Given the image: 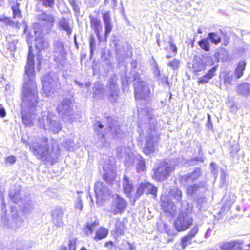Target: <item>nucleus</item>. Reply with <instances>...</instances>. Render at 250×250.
<instances>
[{
  "label": "nucleus",
  "instance_id": "39",
  "mask_svg": "<svg viewBox=\"0 0 250 250\" xmlns=\"http://www.w3.org/2000/svg\"><path fill=\"white\" fill-rule=\"evenodd\" d=\"M146 166L145 163L142 157L139 158L138 160V162L137 164L136 169L138 172H143L145 170Z\"/></svg>",
  "mask_w": 250,
  "mask_h": 250
},
{
  "label": "nucleus",
  "instance_id": "57",
  "mask_svg": "<svg viewBox=\"0 0 250 250\" xmlns=\"http://www.w3.org/2000/svg\"><path fill=\"white\" fill-rule=\"evenodd\" d=\"M103 177L104 180L109 183H111L114 178V176H111V177L108 176V173L104 174V175H103Z\"/></svg>",
  "mask_w": 250,
  "mask_h": 250
},
{
  "label": "nucleus",
  "instance_id": "54",
  "mask_svg": "<svg viewBox=\"0 0 250 250\" xmlns=\"http://www.w3.org/2000/svg\"><path fill=\"white\" fill-rule=\"evenodd\" d=\"M117 153L118 156L122 157L124 156H125L126 153L125 148L123 147H120L117 148Z\"/></svg>",
  "mask_w": 250,
  "mask_h": 250
},
{
  "label": "nucleus",
  "instance_id": "22",
  "mask_svg": "<svg viewBox=\"0 0 250 250\" xmlns=\"http://www.w3.org/2000/svg\"><path fill=\"white\" fill-rule=\"evenodd\" d=\"M192 238L188 235H186L181 238L180 243H176L174 248L177 250L184 249L188 245L191 244Z\"/></svg>",
  "mask_w": 250,
  "mask_h": 250
},
{
  "label": "nucleus",
  "instance_id": "52",
  "mask_svg": "<svg viewBox=\"0 0 250 250\" xmlns=\"http://www.w3.org/2000/svg\"><path fill=\"white\" fill-rule=\"evenodd\" d=\"M199 231V229L197 227H194L193 228H192L191 230L189 231L188 234L187 235L189 236H190L191 238H193L194 237L195 235L197 233V232Z\"/></svg>",
  "mask_w": 250,
  "mask_h": 250
},
{
  "label": "nucleus",
  "instance_id": "53",
  "mask_svg": "<svg viewBox=\"0 0 250 250\" xmlns=\"http://www.w3.org/2000/svg\"><path fill=\"white\" fill-rule=\"evenodd\" d=\"M232 77L229 74H227L224 77V83L226 85H228L231 83L232 81Z\"/></svg>",
  "mask_w": 250,
  "mask_h": 250
},
{
  "label": "nucleus",
  "instance_id": "12",
  "mask_svg": "<svg viewBox=\"0 0 250 250\" xmlns=\"http://www.w3.org/2000/svg\"><path fill=\"white\" fill-rule=\"evenodd\" d=\"M117 77L114 75L111 76L108 82L107 87L110 90L111 100L114 102L117 100L118 93V85L117 84Z\"/></svg>",
  "mask_w": 250,
  "mask_h": 250
},
{
  "label": "nucleus",
  "instance_id": "36",
  "mask_svg": "<svg viewBox=\"0 0 250 250\" xmlns=\"http://www.w3.org/2000/svg\"><path fill=\"white\" fill-rule=\"evenodd\" d=\"M115 227L116 233L119 235L124 234L125 228V223L120 221H117Z\"/></svg>",
  "mask_w": 250,
  "mask_h": 250
},
{
  "label": "nucleus",
  "instance_id": "10",
  "mask_svg": "<svg viewBox=\"0 0 250 250\" xmlns=\"http://www.w3.org/2000/svg\"><path fill=\"white\" fill-rule=\"evenodd\" d=\"M39 26L38 23H36L34 25V33L36 37L35 46L40 51H44L49 48V43L46 39L42 38L43 35L42 31L38 29Z\"/></svg>",
  "mask_w": 250,
  "mask_h": 250
},
{
  "label": "nucleus",
  "instance_id": "42",
  "mask_svg": "<svg viewBox=\"0 0 250 250\" xmlns=\"http://www.w3.org/2000/svg\"><path fill=\"white\" fill-rule=\"evenodd\" d=\"M34 205L32 202H27L25 205L23 211L25 213H31L33 210L34 209Z\"/></svg>",
  "mask_w": 250,
  "mask_h": 250
},
{
  "label": "nucleus",
  "instance_id": "60",
  "mask_svg": "<svg viewBox=\"0 0 250 250\" xmlns=\"http://www.w3.org/2000/svg\"><path fill=\"white\" fill-rule=\"evenodd\" d=\"M71 5L73 7V9L75 11H77L78 10V8L76 4L75 0H68Z\"/></svg>",
  "mask_w": 250,
  "mask_h": 250
},
{
  "label": "nucleus",
  "instance_id": "18",
  "mask_svg": "<svg viewBox=\"0 0 250 250\" xmlns=\"http://www.w3.org/2000/svg\"><path fill=\"white\" fill-rule=\"evenodd\" d=\"M155 150V146L153 141V137L152 134H150L146 139V143L143 151L146 154L149 155L154 152Z\"/></svg>",
  "mask_w": 250,
  "mask_h": 250
},
{
  "label": "nucleus",
  "instance_id": "62",
  "mask_svg": "<svg viewBox=\"0 0 250 250\" xmlns=\"http://www.w3.org/2000/svg\"><path fill=\"white\" fill-rule=\"evenodd\" d=\"M211 232L212 229H208L205 234V237L206 238H208V237H209L211 235Z\"/></svg>",
  "mask_w": 250,
  "mask_h": 250
},
{
  "label": "nucleus",
  "instance_id": "45",
  "mask_svg": "<svg viewBox=\"0 0 250 250\" xmlns=\"http://www.w3.org/2000/svg\"><path fill=\"white\" fill-rule=\"evenodd\" d=\"M2 21L6 24H8L10 26L15 27L16 28L19 27L18 21H13L9 18L3 17V19L2 20Z\"/></svg>",
  "mask_w": 250,
  "mask_h": 250
},
{
  "label": "nucleus",
  "instance_id": "7",
  "mask_svg": "<svg viewBox=\"0 0 250 250\" xmlns=\"http://www.w3.org/2000/svg\"><path fill=\"white\" fill-rule=\"evenodd\" d=\"M113 201L108 211L114 215L121 214L125 210L127 202L118 194L113 195Z\"/></svg>",
  "mask_w": 250,
  "mask_h": 250
},
{
  "label": "nucleus",
  "instance_id": "37",
  "mask_svg": "<svg viewBox=\"0 0 250 250\" xmlns=\"http://www.w3.org/2000/svg\"><path fill=\"white\" fill-rule=\"evenodd\" d=\"M232 250H242L243 247V241L241 240H236L232 241Z\"/></svg>",
  "mask_w": 250,
  "mask_h": 250
},
{
  "label": "nucleus",
  "instance_id": "2",
  "mask_svg": "<svg viewBox=\"0 0 250 250\" xmlns=\"http://www.w3.org/2000/svg\"><path fill=\"white\" fill-rule=\"evenodd\" d=\"M47 139H45L41 144L35 142L29 145L30 149L34 154L43 161L49 162L51 165L56 161L57 158L56 153L49 152L47 146Z\"/></svg>",
  "mask_w": 250,
  "mask_h": 250
},
{
  "label": "nucleus",
  "instance_id": "25",
  "mask_svg": "<svg viewBox=\"0 0 250 250\" xmlns=\"http://www.w3.org/2000/svg\"><path fill=\"white\" fill-rule=\"evenodd\" d=\"M145 193L146 194L150 193L154 195V197L156 196V193L157 191V188L152 185L149 182H146L142 183Z\"/></svg>",
  "mask_w": 250,
  "mask_h": 250
},
{
  "label": "nucleus",
  "instance_id": "11",
  "mask_svg": "<svg viewBox=\"0 0 250 250\" xmlns=\"http://www.w3.org/2000/svg\"><path fill=\"white\" fill-rule=\"evenodd\" d=\"M71 104V101L69 99H65L58 105L57 107L58 112L63 119H66L70 115Z\"/></svg>",
  "mask_w": 250,
  "mask_h": 250
},
{
  "label": "nucleus",
  "instance_id": "1",
  "mask_svg": "<svg viewBox=\"0 0 250 250\" xmlns=\"http://www.w3.org/2000/svg\"><path fill=\"white\" fill-rule=\"evenodd\" d=\"M34 66V55L30 47L25 68L24 83L21 104L23 123L25 125L30 126L35 122V111L38 103Z\"/></svg>",
  "mask_w": 250,
  "mask_h": 250
},
{
  "label": "nucleus",
  "instance_id": "50",
  "mask_svg": "<svg viewBox=\"0 0 250 250\" xmlns=\"http://www.w3.org/2000/svg\"><path fill=\"white\" fill-rule=\"evenodd\" d=\"M77 239L76 238H73L69 240V250H75L76 244Z\"/></svg>",
  "mask_w": 250,
  "mask_h": 250
},
{
  "label": "nucleus",
  "instance_id": "31",
  "mask_svg": "<svg viewBox=\"0 0 250 250\" xmlns=\"http://www.w3.org/2000/svg\"><path fill=\"white\" fill-rule=\"evenodd\" d=\"M98 225L99 223L96 221H95L94 222L91 223H87L86 227L84 229L85 233L87 235L92 234L93 230L95 229V228Z\"/></svg>",
  "mask_w": 250,
  "mask_h": 250
},
{
  "label": "nucleus",
  "instance_id": "14",
  "mask_svg": "<svg viewBox=\"0 0 250 250\" xmlns=\"http://www.w3.org/2000/svg\"><path fill=\"white\" fill-rule=\"evenodd\" d=\"M38 18L46 28L50 29L53 26L55 18L53 15L44 13L38 15Z\"/></svg>",
  "mask_w": 250,
  "mask_h": 250
},
{
  "label": "nucleus",
  "instance_id": "4",
  "mask_svg": "<svg viewBox=\"0 0 250 250\" xmlns=\"http://www.w3.org/2000/svg\"><path fill=\"white\" fill-rule=\"evenodd\" d=\"M38 122L40 125L43 126L44 129L52 131L55 133L62 129V125L57 120L56 116L51 112L48 113L47 116L43 115L42 119H38Z\"/></svg>",
  "mask_w": 250,
  "mask_h": 250
},
{
  "label": "nucleus",
  "instance_id": "5",
  "mask_svg": "<svg viewBox=\"0 0 250 250\" xmlns=\"http://www.w3.org/2000/svg\"><path fill=\"white\" fill-rule=\"evenodd\" d=\"M42 90L46 97H52L55 87L58 83L57 77L54 73H49L42 78Z\"/></svg>",
  "mask_w": 250,
  "mask_h": 250
},
{
  "label": "nucleus",
  "instance_id": "3",
  "mask_svg": "<svg viewBox=\"0 0 250 250\" xmlns=\"http://www.w3.org/2000/svg\"><path fill=\"white\" fill-rule=\"evenodd\" d=\"M192 207L188 206L187 208L184 207L182 208L181 213L175 222V227L178 231L186 230L192 224Z\"/></svg>",
  "mask_w": 250,
  "mask_h": 250
},
{
  "label": "nucleus",
  "instance_id": "33",
  "mask_svg": "<svg viewBox=\"0 0 250 250\" xmlns=\"http://www.w3.org/2000/svg\"><path fill=\"white\" fill-rule=\"evenodd\" d=\"M198 44L200 47L206 51H208L209 50V42L208 38L202 39L198 42Z\"/></svg>",
  "mask_w": 250,
  "mask_h": 250
},
{
  "label": "nucleus",
  "instance_id": "38",
  "mask_svg": "<svg viewBox=\"0 0 250 250\" xmlns=\"http://www.w3.org/2000/svg\"><path fill=\"white\" fill-rule=\"evenodd\" d=\"M201 188L199 184H194L190 186H188L187 188V193L188 195H192L195 193Z\"/></svg>",
  "mask_w": 250,
  "mask_h": 250
},
{
  "label": "nucleus",
  "instance_id": "56",
  "mask_svg": "<svg viewBox=\"0 0 250 250\" xmlns=\"http://www.w3.org/2000/svg\"><path fill=\"white\" fill-rule=\"evenodd\" d=\"M95 40L94 38L91 36L90 37V52L92 54L93 51L94 49L95 48Z\"/></svg>",
  "mask_w": 250,
  "mask_h": 250
},
{
  "label": "nucleus",
  "instance_id": "35",
  "mask_svg": "<svg viewBox=\"0 0 250 250\" xmlns=\"http://www.w3.org/2000/svg\"><path fill=\"white\" fill-rule=\"evenodd\" d=\"M208 39L210 40L212 43L217 44L221 42V38L217 33L211 32L208 34Z\"/></svg>",
  "mask_w": 250,
  "mask_h": 250
},
{
  "label": "nucleus",
  "instance_id": "27",
  "mask_svg": "<svg viewBox=\"0 0 250 250\" xmlns=\"http://www.w3.org/2000/svg\"><path fill=\"white\" fill-rule=\"evenodd\" d=\"M237 91L241 95L247 96L250 93V84L242 83L238 85Z\"/></svg>",
  "mask_w": 250,
  "mask_h": 250
},
{
  "label": "nucleus",
  "instance_id": "46",
  "mask_svg": "<svg viewBox=\"0 0 250 250\" xmlns=\"http://www.w3.org/2000/svg\"><path fill=\"white\" fill-rule=\"evenodd\" d=\"M12 11L13 13V18L14 19L17 18H20L21 17V12L19 10V6L18 5H16L12 7Z\"/></svg>",
  "mask_w": 250,
  "mask_h": 250
},
{
  "label": "nucleus",
  "instance_id": "9",
  "mask_svg": "<svg viewBox=\"0 0 250 250\" xmlns=\"http://www.w3.org/2000/svg\"><path fill=\"white\" fill-rule=\"evenodd\" d=\"M94 191L97 199V203L99 204L110 195L109 189L103 182L100 181L95 183Z\"/></svg>",
  "mask_w": 250,
  "mask_h": 250
},
{
  "label": "nucleus",
  "instance_id": "55",
  "mask_svg": "<svg viewBox=\"0 0 250 250\" xmlns=\"http://www.w3.org/2000/svg\"><path fill=\"white\" fill-rule=\"evenodd\" d=\"M169 44L171 49H172L173 52H174L175 54H176L177 51V48L175 44H174L173 39H172L171 37H170V39L169 41Z\"/></svg>",
  "mask_w": 250,
  "mask_h": 250
},
{
  "label": "nucleus",
  "instance_id": "23",
  "mask_svg": "<svg viewBox=\"0 0 250 250\" xmlns=\"http://www.w3.org/2000/svg\"><path fill=\"white\" fill-rule=\"evenodd\" d=\"M58 24L59 28L66 31L68 35H71L72 33V28L68 20L64 18H62L59 20Z\"/></svg>",
  "mask_w": 250,
  "mask_h": 250
},
{
  "label": "nucleus",
  "instance_id": "32",
  "mask_svg": "<svg viewBox=\"0 0 250 250\" xmlns=\"http://www.w3.org/2000/svg\"><path fill=\"white\" fill-rule=\"evenodd\" d=\"M14 208H16L14 207H12L11 208L12 212V217L13 218H15V222L16 224L17 227H20L21 226L23 222V220L21 217L18 216L17 210H14Z\"/></svg>",
  "mask_w": 250,
  "mask_h": 250
},
{
  "label": "nucleus",
  "instance_id": "44",
  "mask_svg": "<svg viewBox=\"0 0 250 250\" xmlns=\"http://www.w3.org/2000/svg\"><path fill=\"white\" fill-rule=\"evenodd\" d=\"M232 241L222 242L219 244V247L222 250H232Z\"/></svg>",
  "mask_w": 250,
  "mask_h": 250
},
{
  "label": "nucleus",
  "instance_id": "13",
  "mask_svg": "<svg viewBox=\"0 0 250 250\" xmlns=\"http://www.w3.org/2000/svg\"><path fill=\"white\" fill-rule=\"evenodd\" d=\"M64 54V46L62 42L59 40H56L54 44V56L56 61H59Z\"/></svg>",
  "mask_w": 250,
  "mask_h": 250
},
{
  "label": "nucleus",
  "instance_id": "51",
  "mask_svg": "<svg viewBox=\"0 0 250 250\" xmlns=\"http://www.w3.org/2000/svg\"><path fill=\"white\" fill-rule=\"evenodd\" d=\"M75 208L80 210H82L83 208V204L82 203V199L80 197L78 198L75 203Z\"/></svg>",
  "mask_w": 250,
  "mask_h": 250
},
{
  "label": "nucleus",
  "instance_id": "29",
  "mask_svg": "<svg viewBox=\"0 0 250 250\" xmlns=\"http://www.w3.org/2000/svg\"><path fill=\"white\" fill-rule=\"evenodd\" d=\"M108 233V230L105 228H101L96 232V235L94 237V240L98 241L106 237Z\"/></svg>",
  "mask_w": 250,
  "mask_h": 250
},
{
  "label": "nucleus",
  "instance_id": "30",
  "mask_svg": "<svg viewBox=\"0 0 250 250\" xmlns=\"http://www.w3.org/2000/svg\"><path fill=\"white\" fill-rule=\"evenodd\" d=\"M170 196L172 197L177 201H180L182 198V191L177 188H171L169 193Z\"/></svg>",
  "mask_w": 250,
  "mask_h": 250
},
{
  "label": "nucleus",
  "instance_id": "49",
  "mask_svg": "<svg viewBox=\"0 0 250 250\" xmlns=\"http://www.w3.org/2000/svg\"><path fill=\"white\" fill-rule=\"evenodd\" d=\"M179 65V62L177 59H174L168 63V65L173 69H177Z\"/></svg>",
  "mask_w": 250,
  "mask_h": 250
},
{
  "label": "nucleus",
  "instance_id": "16",
  "mask_svg": "<svg viewBox=\"0 0 250 250\" xmlns=\"http://www.w3.org/2000/svg\"><path fill=\"white\" fill-rule=\"evenodd\" d=\"M161 200L162 202V206L166 212H169L171 215H173L176 210V207L173 202L167 201L166 196L162 195Z\"/></svg>",
  "mask_w": 250,
  "mask_h": 250
},
{
  "label": "nucleus",
  "instance_id": "19",
  "mask_svg": "<svg viewBox=\"0 0 250 250\" xmlns=\"http://www.w3.org/2000/svg\"><path fill=\"white\" fill-rule=\"evenodd\" d=\"M201 171L199 168L196 169L192 173H188L183 175L181 177V182L184 183L192 182L194 180H196L200 175Z\"/></svg>",
  "mask_w": 250,
  "mask_h": 250
},
{
  "label": "nucleus",
  "instance_id": "41",
  "mask_svg": "<svg viewBox=\"0 0 250 250\" xmlns=\"http://www.w3.org/2000/svg\"><path fill=\"white\" fill-rule=\"evenodd\" d=\"M103 93V88L102 84L100 83H94V94L95 95L100 96Z\"/></svg>",
  "mask_w": 250,
  "mask_h": 250
},
{
  "label": "nucleus",
  "instance_id": "28",
  "mask_svg": "<svg viewBox=\"0 0 250 250\" xmlns=\"http://www.w3.org/2000/svg\"><path fill=\"white\" fill-rule=\"evenodd\" d=\"M246 64V62L244 61H241L238 63L234 72L237 79H239L243 75V71L245 69Z\"/></svg>",
  "mask_w": 250,
  "mask_h": 250
},
{
  "label": "nucleus",
  "instance_id": "59",
  "mask_svg": "<svg viewBox=\"0 0 250 250\" xmlns=\"http://www.w3.org/2000/svg\"><path fill=\"white\" fill-rule=\"evenodd\" d=\"M6 111L2 104H0V116L4 117L6 116Z\"/></svg>",
  "mask_w": 250,
  "mask_h": 250
},
{
  "label": "nucleus",
  "instance_id": "63",
  "mask_svg": "<svg viewBox=\"0 0 250 250\" xmlns=\"http://www.w3.org/2000/svg\"><path fill=\"white\" fill-rule=\"evenodd\" d=\"M216 164L214 163H211V167L212 169V170H215L216 169Z\"/></svg>",
  "mask_w": 250,
  "mask_h": 250
},
{
  "label": "nucleus",
  "instance_id": "47",
  "mask_svg": "<svg viewBox=\"0 0 250 250\" xmlns=\"http://www.w3.org/2000/svg\"><path fill=\"white\" fill-rule=\"evenodd\" d=\"M109 129H110V131L111 132L113 137L114 138H116L117 137V135L119 133V127L117 126H109Z\"/></svg>",
  "mask_w": 250,
  "mask_h": 250
},
{
  "label": "nucleus",
  "instance_id": "43",
  "mask_svg": "<svg viewBox=\"0 0 250 250\" xmlns=\"http://www.w3.org/2000/svg\"><path fill=\"white\" fill-rule=\"evenodd\" d=\"M22 243L20 240H16L11 246V250H22Z\"/></svg>",
  "mask_w": 250,
  "mask_h": 250
},
{
  "label": "nucleus",
  "instance_id": "21",
  "mask_svg": "<svg viewBox=\"0 0 250 250\" xmlns=\"http://www.w3.org/2000/svg\"><path fill=\"white\" fill-rule=\"evenodd\" d=\"M216 69V67L214 66L210 69L208 73L205 74L204 76L199 78L198 80V83L205 84L208 83L209 80L212 78L215 75Z\"/></svg>",
  "mask_w": 250,
  "mask_h": 250
},
{
  "label": "nucleus",
  "instance_id": "48",
  "mask_svg": "<svg viewBox=\"0 0 250 250\" xmlns=\"http://www.w3.org/2000/svg\"><path fill=\"white\" fill-rule=\"evenodd\" d=\"M142 183H141L137 188L135 197L136 199L138 198L143 193H145Z\"/></svg>",
  "mask_w": 250,
  "mask_h": 250
},
{
  "label": "nucleus",
  "instance_id": "58",
  "mask_svg": "<svg viewBox=\"0 0 250 250\" xmlns=\"http://www.w3.org/2000/svg\"><path fill=\"white\" fill-rule=\"evenodd\" d=\"M16 162V158L13 156H10L6 158V163L9 164H13Z\"/></svg>",
  "mask_w": 250,
  "mask_h": 250
},
{
  "label": "nucleus",
  "instance_id": "61",
  "mask_svg": "<svg viewBox=\"0 0 250 250\" xmlns=\"http://www.w3.org/2000/svg\"><path fill=\"white\" fill-rule=\"evenodd\" d=\"M17 42L18 41L17 40L13 41L12 43L9 46V49L12 51L15 50L16 48V45L17 43Z\"/></svg>",
  "mask_w": 250,
  "mask_h": 250
},
{
  "label": "nucleus",
  "instance_id": "17",
  "mask_svg": "<svg viewBox=\"0 0 250 250\" xmlns=\"http://www.w3.org/2000/svg\"><path fill=\"white\" fill-rule=\"evenodd\" d=\"M21 188L19 185L15 186L10 189L9 195L13 202L17 203L21 200Z\"/></svg>",
  "mask_w": 250,
  "mask_h": 250
},
{
  "label": "nucleus",
  "instance_id": "24",
  "mask_svg": "<svg viewBox=\"0 0 250 250\" xmlns=\"http://www.w3.org/2000/svg\"><path fill=\"white\" fill-rule=\"evenodd\" d=\"M90 25L93 28L96 34L98 35L101 29L100 20L97 18L90 16Z\"/></svg>",
  "mask_w": 250,
  "mask_h": 250
},
{
  "label": "nucleus",
  "instance_id": "8",
  "mask_svg": "<svg viewBox=\"0 0 250 250\" xmlns=\"http://www.w3.org/2000/svg\"><path fill=\"white\" fill-rule=\"evenodd\" d=\"M134 86L135 99L137 100H146L150 92L148 85L145 82L140 81L139 78H135Z\"/></svg>",
  "mask_w": 250,
  "mask_h": 250
},
{
  "label": "nucleus",
  "instance_id": "6",
  "mask_svg": "<svg viewBox=\"0 0 250 250\" xmlns=\"http://www.w3.org/2000/svg\"><path fill=\"white\" fill-rule=\"evenodd\" d=\"M172 162V161L161 162L158 167L154 169L153 177L159 181L165 180L174 169V165Z\"/></svg>",
  "mask_w": 250,
  "mask_h": 250
},
{
  "label": "nucleus",
  "instance_id": "20",
  "mask_svg": "<svg viewBox=\"0 0 250 250\" xmlns=\"http://www.w3.org/2000/svg\"><path fill=\"white\" fill-rule=\"evenodd\" d=\"M103 19L105 26L104 35L106 37L111 32L112 26L111 23L110 12L107 11L103 14Z\"/></svg>",
  "mask_w": 250,
  "mask_h": 250
},
{
  "label": "nucleus",
  "instance_id": "26",
  "mask_svg": "<svg viewBox=\"0 0 250 250\" xmlns=\"http://www.w3.org/2000/svg\"><path fill=\"white\" fill-rule=\"evenodd\" d=\"M123 186L124 192L129 195L133 189V186L126 176L124 177Z\"/></svg>",
  "mask_w": 250,
  "mask_h": 250
},
{
  "label": "nucleus",
  "instance_id": "64",
  "mask_svg": "<svg viewBox=\"0 0 250 250\" xmlns=\"http://www.w3.org/2000/svg\"><path fill=\"white\" fill-rule=\"evenodd\" d=\"M74 82H75V83H76V84H77L78 86H80V87H82V86H83V84L81 83H80V82H79L78 81H77V80H75V81H74Z\"/></svg>",
  "mask_w": 250,
  "mask_h": 250
},
{
  "label": "nucleus",
  "instance_id": "15",
  "mask_svg": "<svg viewBox=\"0 0 250 250\" xmlns=\"http://www.w3.org/2000/svg\"><path fill=\"white\" fill-rule=\"evenodd\" d=\"M63 209L61 208H57L52 212L53 221L54 224L58 227L63 225Z\"/></svg>",
  "mask_w": 250,
  "mask_h": 250
},
{
  "label": "nucleus",
  "instance_id": "34",
  "mask_svg": "<svg viewBox=\"0 0 250 250\" xmlns=\"http://www.w3.org/2000/svg\"><path fill=\"white\" fill-rule=\"evenodd\" d=\"M205 69V65L203 64L202 61L200 60H196L193 62V69L195 72H198Z\"/></svg>",
  "mask_w": 250,
  "mask_h": 250
},
{
  "label": "nucleus",
  "instance_id": "40",
  "mask_svg": "<svg viewBox=\"0 0 250 250\" xmlns=\"http://www.w3.org/2000/svg\"><path fill=\"white\" fill-rule=\"evenodd\" d=\"M39 4H41L45 7L53 8L55 0H36Z\"/></svg>",
  "mask_w": 250,
  "mask_h": 250
}]
</instances>
